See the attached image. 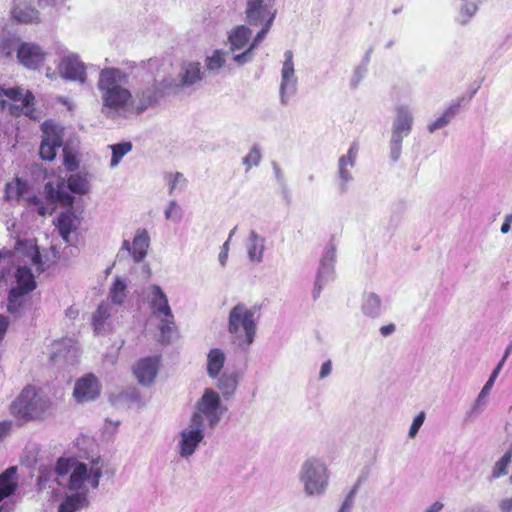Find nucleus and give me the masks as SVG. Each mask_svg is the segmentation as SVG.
Segmentation results:
<instances>
[{"label":"nucleus","mask_w":512,"mask_h":512,"mask_svg":"<svg viewBox=\"0 0 512 512\" xmlns=\"http://www.w3.org/2000/svg\"><path fill=\"white\" fill-rule=\"evenodd\" d=\"M51 401L40 389L26 386L10 405V413L25 425L29 422L44 421L51 414Z\"/></svg>","instance_id":"nucleus-1"},{"label":"nucleus","mask_w":512,"mask_h":512,"mask_svg":"<svg viewBox=\"0 0 512 512\" xmlns=\"http://www.w3.org/2000/svg\"><path fill=\"white\" fill-rule=\"evenodd\" d=\"M35 97L22 87L0 86V112L15 118H28L35 122L43 119L42 111L32 107Z\"/></svg>","instance_id":"nucleus-2"},{"label":"nucleus","mask_w":512,"mask_h":512,"mask_svg":"<svg viewBox=\"0 0 512 512\" xmlns=\"http://www.w3.org/2000/svg\"><path fill=\"white\" fill-rule=\"evenodd\" d=\"M256 330L255 311L243 303L235 305L228 317L232 342L240 349L247 350L254 342Z\"/></svg>","instance_id":"nucleus-3"},{"label":"nucleus","mask_w":512,"mask_h":512,"mask_svg":"<svg viewBox=\"0 0 512 512\" xmlns=\"http://www.w3.org/2000/svg\"><path fill=\"white\" fill-rule=\"evenodd\" d=\"M298 479L305 496L320 497L328 489L330 472L323 459L309 457L301 464Z\"/></svg>","instance_id":"nucleus-4"},{"label":"nucleus","mask_w":512,"mask_h":512,"mask_svg":"<svg viewBox=\"0 0 512 512\" xmlns=\"http://www.w3.org/2000/svg\"><path fill=\"white\" fill-rule=\"evenodd\" d=\"M126 75L117 68H105L100 72L98 89L105 106L120 108L132 99L130 91L122 86Z\"/></svg>","instance_id":"nucleus-5"},{"label":"nucleus","mask_w":512,"mask_h":512,"mask_svg":"<svg viewBox=\"0 0 512 512\" xmlns=\"http://www.w3.org/2000/svg\"><path fill=\"white\" fill-rule=\"evenodd\" d=\"M69 191L77 194H86L89 191L87 179L80 174H73L68 178L67 185L62 179L57 180L56 184L51 181L47 182L44 187V193L49 211L52 212L58 203L63 206H71L74 202V197Z\"/></svg>","instance_id":"nucleus-6"},{"label":"nucleus","mask_w":512,"mask_h":512,"mask_svg":"<svg viewBox=\"0 0 512 512\" xmlns=\"http://www.w3.org/2000/svg\"><path fill=\"white\" fill-rule=\"evenodd\" d=\"M102 477V465L99 459L90 463H77L70 474L68 489L74 494L87 497L90 489H97Z\"/></svg>","instance_id":"nucleus-7"},{"label":"nucleus","mask_w":512,"mask_h":512,"mask_svg":"<svg viewBox=\"0 0 512 512\" xmlns=\"http://www.w3.org/2000/svg\"><path fill=\"white\" fill-rule=\"evenodd\" d=\"M223 414L224 408L221 405L219 394L213 389L207 388L197 401L195 412L190 420L201 427H205L204 420H206L208 426L213 429L218 425Z\"/></svg>","instance_id":"nucleus-8"},{"label":"nucleus","mask_w":512,"mask_h":512,"mask_svg":"<svg viewBox=\"0 0 512 512\" xmlns=\"http://www.w3.org/2000/svg\"><path fill=\"white\" fill-rule=\"evenodd\" d=\"M5 199L8 201L15 200L18 203L25 201L28 205L36 207L40 216L51 214L49 207L46 206L36 195L29 194V186L26 181L16 177L13 181L8 182L5 186Z\"/></svg>","instance_id":"nucleus-9"},{"label":"nucleus","mask_w":512,"mask_h":512,"mask_svg":"<svg viewBox=\"0 0 512 512\" xmlns=\"http://www.w3.org/2000/svg\"><path fill=\"white\" fill-rule=\"evenodd\" d=\"M204 72L199 62H184L181 65L177 78H165L164 87L170 88L173 94L190 87L203 79Z\"/></svg>","instance_id":"nucleus-10"},{"label":"nucleus","mask_w":512,"mask_h":512,"mask_svg":"<svg viewBox=\"0 0 512 512\" xmlns=\"http://www.w3.org/2000/svg\"><path fill=\"white\" fill-rule=\"evenodd\" d=\"M244 14L248 25L258 27L261 23L274 22L277 9L272 0H246Z\"/></svg>","instance_id":"nucleus-11"},{"label":"nucleus","mask_w":512,"mask_h":512,"mask_svg":"<svg viewBox=\"0 0 512 512\" xmlns=\"http://www.w3.org/2000/svg\"><path fill=\"white\" fill-rule=\"evenodd\" d=\"M173 94L170 88L164 87V79L160 82L142 87L132 100V107L137 113H141L146 109L158 104L160 99L165 95Z\"/></svg>","instance_id":"nucleus-12"},{"label":"nucleus","mask_w":512,"mask_h":512,"mask_svg":"<svg viewBox=\"0 0 512 512\" xmlns=\"http://www.w3.org/2000/svg\"><path fill=\"white\" fill-rule=\"evenodd\" d=\"M205 437V427L195 425L191 420L188 426L179 432L177 453L181 458L189 459Z\"/></svg>","instance_id":"nucleus-13"},{"label":"nucleus","mask_w":512,"mask_h":512,"mask_svg":"<svg viewBox=\"0 0 512 512\" xmlns=\"http://www.w3.org/2000/svg\"><path fill=\"white\" fill-rule=\"evenodd\" d=\"M336 249L333 245L326 247L320 260L312 297L314 300L320 297L322 289L334 279L335 275Z\"/></svg>","instance_id":"nucleus-14"},{"label":"nucleus","mask_w":512,"mask_h":512,"mask_svg":"<svg viewBox=\"0 0 512 512\" xmlns=\"http://www.w3.org/2000/svg\"><path fill=\"white\" fill-rule=\"evenodd\" d=\"M297 77L295 75L293 52L287 50L284 53V62L281 69L280 100L282 104H287L290 96L297 91Z\"/></svg>","instance_id":"nucleus-15"},{"label":"nucleus","mask_w":512,"mask_h":512,"mask_svg":"<svg viewBox=\"0 0 512 512\" xmlns=\"http://www.w3.org/2000/svg\"><path fill=\"white\" fill-rule=\"evenodd\" d=\"M100 392L101 384L98 378L88 373L75 382L73 396L78 403H87L96 400Z\"/></svg>","instance_id":"nucleus-16"},{"label":"nucleus","mask_w":512,"mask_h":512,"mask_svg":"<svg viewBox=\"0 0 512 512\" xmlns=\"http://www.w3.org/2000/svg\"><path fill=\"white\" fill-rule=\"evenodd\" d=\"M58 69L64 79L79 83L86 82V66L77 54L70 53L64 56L59 63Z\"/></svg>","instance_id":"nucleus-17"},{"label":"nucleus","mask_w":512,"mask_h":512,"mask_svg":"<svg viewBox=\"0 0 512 512\" xmlns=\"http://www.w3.org/2000/svg\"><path fill=\"white\" fill-rule=\"evenodd\" d=\"M358 150V144L354 142L347 154L338 160L339 189L342 193L347 191L348 184L353 180L352 169L355 166Z\"/></svg>","instance_id":"nucleus-18"},{"label":"nucleus","mask_w":512,"mask_h":512,"mask_svg":"<svg viewBox=\"0 0 512 512\" xmlns=\"http://www.w3.org/2000/svg\"><path fill=\"white\" fill-rule=\"evenodd\" d=\"M19 62L28 69H39L46 58L45 51L34 43H21L17 49Z\"/></svg>","instance_id":"nucleus-19"},{"label":"nucleus","mask_w":512,"mask_h":512,"mask_svg":"<svg viewBox=\"0 0 512 512\" xmlns=\"http://www.w3.org/2000/svg\"><path fill=\"white\" fill-rule=\"evenodd\" d=\"M245 249L250 263H262L266 250V238L260 235L256 230L251 229L245 240Z\"/></svg>","instance_id":"nucleus-20"},{"label":"nucleus","mask_w":512,"mask_h":512,"mask_svg":"<svg viewBox=\"0 0 512 512\" xmlns=\"http://www.w3.org/2000/svg\"><path fill=\"white\" fill-rule=\"evenodd\" d=\"M76 462L74 459L70 458H59L54 471L47 468H40V474L38 476V486L40 489H44L46 487V483L49 481L50 476L55 474L57 476V483L61 484L59 478L68 475L74 469Z\"/></svg>","instance_id":"nucleus-21"},{"label":"nucleus","mask_w":512,"mask_h":512,"mask_svg":"<svg viewBox=\"0 0 512 512\" xmlns=\"http://www.w3.org/2000/svg\"><path fill=\"white\" fill-rule=\"evenodd\" d=\"M158 367L157 357H146L136 363L133 372L141 385H150L157 376Z\"/></svg>","instance_id":"nucleus-22"},{"label":"nucleus","mask_w":512,"mask_h":512,"mask_svg":"<svg viewBox=\"0 0 512 512\" xmlns=\"http://www.w3.org/2000/svg\"><path fill=\"white\" fill-rule=\"evenodd\" d=\"M147 298L155 316H172L168 298L160 286L156 284L149 286Z\"/></svg>","instance_id":"nucleus-23"},{"label":"nucleus","mask_w":512,"mask_h":512,"mask_svg":"<svg viewBox=\"0 0 512 512\" xmlns=\"http://www.w3.org/2000/svg\"><path fill=\"white\" fill-rule=\"evenodd\" d=\"M39 155L43 160L52 161L56 156V149L62 145V137L57 130H43Z\"/></svg>","instance_id":"nucleus-24"},{"label":"nucleus","mask_w":512,"mask_h":512,"mask_svg":"<svg viewBox=\"0 0 512 512\" xmlns=\"http://www.w3.org/2000/svg\"><path fill=\"white\" fill-rule=\"evenodd\" d=\"M502 367H503V361H500L497 364V366L495 367V369L493 370V372L491 373L488 381L486 382V384L480 391L473 406L471 407L469 412H467V416L471 417L473 415H477V414L481 413L482 408L486 405V396L489 394L491 388L493 387L494 382H495L497 376L499 375Z\"/></svg>","instance_id":"nucleus-25"},{"label":"nucleus","mask_w":512,"mask_h":512,"mask_svg":"<svg viewBox=\"0 0 512 512\" xmlns=\"http://www.w3.org/2000/svg\"><path fill=\"white\" fill-rule=\"evenodd\" d=\"M251 34V29L245 25H239L233 28L228 34L230 50L234 52L244 49L251 38Z\"/></svg>","instance_id":"nucleus-26"},{"label":"nucleus","mask_w":512,"mask_h":512,"mask_svg":"<svg viewBox=\"0 0 512 512\" xmlns=\"http://www.w3.org/2000/svg\"><path fill=\"white\" fill-rule=\"evenodd\" d=\"M149 243L150 237L148 232L145 229L138 230L132 242V258L134 262L140 263L145 259Z\"/></svg>","instance_id":"nucleus-27"},{"label":"nucleus","mask_w":512,"mask_h":512,"mask_svg":"<svg viewBox=\"0 0 512 512\" xmlns=\"http://www.w3.org/2000/svg\"><path fill=\"white\" fill-rule=\"evenodd\" d=\"M226 360L225 353L219 348H212L207 354V374L215 379L219 376Z\"/></svg>","instance_id":"nucleus-28"},{"label":"nucleus","mask_w":512,"mask_h":512,"mask_svg":"<svg viewBox=\"0 0 512 512\" xmlns=\"http://www.w3.org/2000/svg\"><path fill=\"white\" fill-rule=\"evenodd\" d=\"M29 293L20 291L19 288H11L7 299V311L15 316L22 314Z\"/></svg>","instance_id":"nucleus-29"},{"label":"nucleus","mask_w":512,"mask_h":512,"mask_svg":"<svg viewBox=\"0 0 512 512\" xmlns=\"http://www.w3.org/2000/svg\"><path fill=\"white\" fill-rule=\"evenodd\" d=\"M16 286L13 288H19L24 293H30L36 288V282L31 268L26 266L18 267L16 271Z\"/></svg>","instance_id":"nucleus-30"},{"label":"nucleus","mask_w":512,"mask_h":512,"mask_svg":"<svg viewBox=\"0 0 512 512\" xmlns=\"http://www.w3.org/2000/svg\"><path fill=\"white\" fill-rule=\"evenodd\" d=\"M238 387V376L235 372L223 373L217 382V388L225 399H230Z\"/></svg>","instance_id":"nucleus-31"},{"label":"nucleus","mask_w":512,"mask_h":512,"mask_svg":"<svg viewBox=\"0 0 512 512\" xmlns=\"http://www.w3.org/2000/svg\"><path fill=\"white\" fill-rule=\"evenodd\" d=\"M89 504L88 498L82 494L68 495L61 502L58 508V512H77L82 508L87 507Z\"/></svg>","instance_id":"nucleus-32"},{"label":"nucleus","mask_w":512,"mask_h":512,"mask_svg":"<svg viewBox=\"0 0 512 512\" xmlns=\"http://www.w3.org/2000/svg\"><path fill=\"white\" fill-rule=\"evenodd\" d=\"M128 280L126 278L115 277L110 290L109 297L113 304L122 305L127 297Z\"/></svg>","instance_id":"nucleus-33"},{"label":"nucleus","mask_w":512,"mask_h":512,"mask_svg":"<svg viewBox=\"0 0 512 512\" xmlns=\"http://www.w3.org/2000/svg\"><path fill=\"white\" fill-rule=\"evenodd\" d=\"M56 227L65 242L69 241L70 234L76 230L75 217L72 212L61 213L56 221Z\"/></svg>","instance_id":"nucleus-34"},{"label":"nucleus","mask_w":512,"mask_h":512,"mask_svg":"<svg viewBox=\"0 0 512 512\" xmlns=\"http://www.w3.org/2000/svg\"><path fill=\"white\" fill-rule=\"evenodd\" d=\"M362 312L371 318H376L381 314V299L380 297L373 293H365L363 296Z\"/></svg>","instance_id":"nucleus-35"},{"label":"nucleus","mask_w":512,"mask_h":512,"mask_svg":"<svg viewBox=\"0 0 512 512\" xmlns=\"http://www.w3.org/2000/svg\"><path fill=\"white\" fill-rule=\"evenodd\" d=\"M228 54V52L223 50H215L212 55L207 56L205 59V66L209 73H212L214 75L218 74L221 70V68L224 67L226 63L225 56Z\"/></svg>","instance_id":"nucleus-36"},{"label":"nucleus","mask_w":512,"mask_h":512,"mask_svg":"<svg viewBox=\"0 0 512 512\" xmlns=\"http://www.w3.org/2000/svg\"><path fill=\"white\" fill-rule=\"evenodd\" d=\"M158 327L160 331L161 342H171L176 333L174 315L172 314V316H161Z\"/></svg>","instance_id":"nucleus-37"},{"label":"nucleus","mask_w":512,"mask_h":512,"mask_svg":"<svg viewBox=\"0 0 512 512\" xmlns=\"http://www.w3.org/2000/svg\"><path fill=\"white\" fill-rule=\"evenodd\" d=\"M413 115L409 106L399 105L395 108L394 128H411Z\"/></svg>","instance_id":"nucleus-38"},{"label":"nucleus","mask_w":512,"mask_h":512,"mask_svg":"<svg viewBox=\"0 0 512 512\" xmlns=\"http://www.w3.org/2000/svg\"><path fill=\"white\" fill-rule=\"evenodd\" d=\"M12 16L15 20L20 23H32L39 19V13L35 8L24 5L15 6L12 9Z\"/></svg>","instance_id":"nucleus-39"},{"label":"nucleus","mask_w":512,"mask_h":512,"mask_svg":"<svg viewBox=\"0 0 512 512\" xmlns=\"http://www.w3.org/2000/svg\"><path fill=\"white\" fill-rule=\"evenodd\" d=\"M112 150V158L110 167L115 168L120 163L121 159L132 150L131 142H122L110 146Z\"/></svg>","instance_id":"nucleus-40"},{"label":"nucleus","mask_w":512,"mask_h":512,"mask_svg":"<svg viewBox=\"0 0 512 512\" xmlns=\"http://www.w3.org/2000/svg\"><path fill=\"white\" fill-rule=\"evenodd\" d=\"M110 316V305L101 303L93 314V325L97 333L103 330L104 322Z\"/></svg>","instance_id":"nucleus-41"},{"label":"nucleus","mask_w":512,"mask_h":512,"mask_svg":"<svg viewBox=\"0 0 512 512\" xmlns=\"http://www.w3.org/2000/svg\"><path fill=\"white\" fill-rule=\"evenodd\" d=\"M406 130H393V133L390 138V146H391V158L395 162L400 157V145L404 138V132Z\"/></svg>","instance_id":"nucleus-42"},{"label":"nucleus","mask_w":512,"mask_h":512,"mask_svg":"<svg viewBox=\"0 0 512 512\" xmlns=\"http://www.w3.org/2000/svg\"><path fill=\"white\" fill-rule=\"evenodd\" d=\"M511 462L508 461V458H499L491 470V479H499L503 476H506L508 474V468L510 466Z\"/></svg>","instance_id":"nucleus-43"},{"label":"nucleus","mask_w":512,"mask_h":512,"mask_svg":"<svg viewBox=\"0 0 512 512\" xmlns=\"http://www.w3.org/2000/svg\"><path fill=\"white\" fill-rule=\"evenodd\" d=\"M459 104L450 105L446 111L440 116L429 128H440L449 124L451 118L458 112Z\"/></svg>","instance_id":"nucleus-44"},{"label":"nucleus","mask_w":512,"mask_h":512,"mask_svg":"<svg viewBox=\"0 0 512 512\" xmlns=\"http://www.w3.org/2000/svg\"><path fill=\"white\" fill-rule=\"evenodd\" d=\"M165 218L174 222H179L182 219V211L180 206L175 200H171L165 210Z\"/></svg>","instance_id":"nucleus-45"},{"label":"nucleus","mask_w":512,"mask_h":512,"mask_svg":"<svg viewBox=\"0 0 512 512\" xmlns=\"http://www.w3.org/2000/svg\"><path fill=\"white\" fill-rule=\"evenodd\" d=\"M477 10H478V5L476 3H474V2L465 3L460 10L461 23L466 24L470 20V18L476 14Z\"/></svg>","instance_id":"nucleus-46"},{"label":"nucleus","mask_w":512,"mask_h":512,"mask_svg":"<svg viewBox=\"0 0 512 512\" xmlns=\"http://www.w3.org/2000/svg\"><path fill=\"white\" fill-rule=\"evenodd\" d=\"M169 178V194H172L176 189H182L186 185V179L180 172L169 174Z\"/></svg>","instance_id":"nucleus-47"},{"label":"nucleus","mask_w":512,"mask_h":512,"mask_svg":"<svg viewBox=\"0 0 512 512\" xmlns=\"http://www.w3.org/2000/svg\"><path fill=\"white\" fill-rule=\"evenodd\" d=\"M273 25V22H270L269 24L268 23H261L259 24L258 27H260V31L255 35V37L253 38L252 42L250 43L249 46H251V48L255 49L256 47H258V45L263 41V39L266 37L267 33L269 32V30L271 29Z\"/></svg>","instance_id":"nucleus-48"},{"label":"nucleus","mask_w":512,"mask_h":512,"mask_svg":"<svg viewBox=\"0 0 512 512\" xmlns=\"http://www.w3.org/2000/svg\"><path fill=\"white\" fill-rule=\"evenodd\" d=\"M261 160L260 151L253 147L249 154L243 159V164L250 169L252 166H257Z\"/></svg>","instance_id":"nucleus-49"},{"label":"nucleus","mask_w":512,"mask_h":512,"mask_svg":"<svg viewBox=\"0 0 512 512\" xmlns=\"http://www.w3.org/2000/svg\"><path fill=\"white\" fill-rule=\"evenodd\" d=\"M253 48L251 46H248L246 50L240 54H236L233 57V60L237 63V65L242 66L246 63H249L254 58Z\"/></svg>","instance_id":"nucleus-50"},{"label":"nucleus","mask_w":512,"mask_h":512,"mask_svg":"<svg viewBox=\"0 0 512 512\" xmlns=\"http://www.w3.org/2000/svg\"><path fill=\"white\" fill-rule=\"evenodd\" d=\"M253 48L251 46H248L246 50L240 54H236L233 57V60L237 63V65L242 66L246 63H249L254 58Z\"/></svg>","instance_id":"nucleus-51"},{"label":"nucleus","mask_w":512,"mask_h":512,"mask_svg":"<svg viewBox=\"0 0 512 512\" xmlns=\"http://www.w3.org/2000/svg\"><path fill=\"white\" fill-rule=\"evenodd\" d=\"M31 265L35 268L36 272L41 273L43 268L42 258L37 247H34L29 252Z\"/></svg>","instance_id":"nucleus-52"},{"label":"nucleus","mask_w":512,"mask_h":512,"mask_svg":"<svg viewBox=\"0 0 512 512\" xmlns=\"http://www.w3.org/2000/svg\"><path fill=\"white\" fill-rule=\"evenodd\" d=\"M425 416H426L425 413L422 411L413 419V422L409 429V434H408L410 438H414L417 435L420 427L424 423Z\"/></svg>","instance_id":"nucleus-53"},{"label":"nucleus","mask_w":512,"mask_h":512,"mask_svg":"<svg viewBox=\"0 0 512 512\" xmlns=\"http://www.w3.org/2000/svg\"><path fill=\"white\" fill-rule=\"evenodd\" d=\"M367 72V67L366 65H360L358 66L355 70H354V74H353V77L351 79V86L353 88H356L359 83L362 81V79L364 78L365 74Z\"/></svg>","instance_id":"nucleus-54"},{"label":"nucleus","mask_w":512,"mask_h":512,"mask_svg":"<svg viewBox=\"0 0 512 512\" xmlns=\"http://www.w3.org/2000/svg\"><path fill=\"white\" fill-rule=\"evenodd\" d=\"M355 494H356V488H354L353 490H351L349 492V494L346 496V498L343 501L338 512H350L351 511V509L353 507V503H354Z\"/></svg>","instance_id":"nucleus-55"},{"label":"nucleus","mask_w":512,"mask_h":512,"mask_svg":"<svg viewBox=\"0 0 512 512\" xmlns=\"http://www.w3.org/2000/svg\"><path fill=\"white\" fill-rule=\"evenodd\" d=\"M229 247H230L229 240H226L225 243L221 247V251H220L219 257H218L219 263L222 267H224L227 263Z\"/></svg>","instance_id":"nucleus-56"},{"label":"nucleus","mask_w":512,"mask_h":512,"mask_svg":"<svg viewBox=\"0 0 512 512\" xmlns=\"http://www.w3.org/2000/svg\"><path fill=\"white\" fill-rule=\"evenodd\" d=\"M332 371V362L331 360H327L324 362L321 366L320 372H319V379H325L331 374Z\"/></svg>","instance_id":"nucleus-57"},{"label":"nucleus","mask_w":512,"mask_h":512,"mask_svg":"<svg viewBox=\"0 0 512 512\" xmlns=\"http://www.w3.org/2000/svg\"><path fill=\"white\" fill-rule=\"evenodd\" d=\"M499 509L501 512H512V496L502 499L499 502Z\"/></svg>","instance_id":"nucleus-58"},{"label":"nucleus","mask_w":512,"mask_h":512,"mask_svg":"<svg viewBox=\"0 0 512 512\" xmlns=\"http://www.w3.org/2000/svg\"><path fill=\"white\" fill-rule=\"evenodd\" d=\"M511 223H512V215L508 214L505 216L504 222L501 225V228H500L501 233H503V234L508 233L511 229Z\"/></svg>","instance_id":"nucleus-59"},{"label":"nucleus","mask_w":512,"mask_h":512,"mask_svg":"<svg viewBox=\"0 0 512 512\" xmlns=\"http://www.w3.org/2000/svg\"><path fill=\"white\" fill-rule=\"evenodd\" d=\"M9 326V320L6 316L0 315V340L3 338Z\"/></svg>","instance_id":"nucleus-60"},{"label":"nucleus","mask_w":512,"mask_h":512,"mask_svg":"<svg viewBox=\"0 0 512 512\" xmlns=\"http://www.w3.org/2000/svg\"><path fill=\"white\" fill-rule=\"evenodd\" d=\"M10 428H11V422H9V421L0 422V439L9 433Z\"/></svg>","instance_id":"nucleus-61"},{"label":"nucleus","mask_w":512,"mask_h":512,"mask_svg":"<svg viewBox=\"0 0 512 512\" xmlns=\"http://www.w3.org/2000/svg\"><path fill=\"white\" fill-rule=\"evenodd\" d=\"M394 331H395L394 324L385 325L380 328L381 335L385 336V337L391 335Z\"/></svg>","instance_id":"nucleus-62"},{"label":"nucleus","mask_w":512,"mask_h":512,"mask_svg":"<svg viewBox=\"0 0 512 512\" xmlns=\"http://www.w3.org/2000/svg\"><path fill=\"white\" fill-rule=\"evenodd\" d=\"M444 507V504L440 501L434 502L424 512H440Z\"/></svg>","instance_id":"nucleus-63"},{"label":"nucleus","mask_w":512,"mask_h":512,"mask_svg":"<svg viewBox=\"0 0 512 512\" xmlns=\"http://www.w3.org/2000/svg\"><path fill=\"white\" fill-rule=\"evenodd\" d=\"M273 170H274V173H275V177L277 178V180L282 183L284 181V176L279 168V166L277 165V163L273 162Z\"/></svg>","instance_id":"nucleus-64"}]
</instances>
